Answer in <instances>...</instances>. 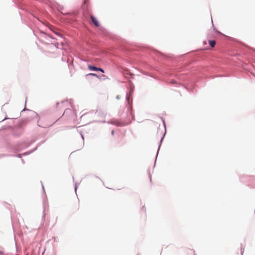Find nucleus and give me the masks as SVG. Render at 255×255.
Instances as JSON below:
<instances>
[{
    "label": "nucleus",
    "instance_id": "1",
    "mask_svg": "<svg viewBox=\"0 0 255 255\" xmlns=\"http://www.w3.org/2000/svg\"><path fill=\"white\" fill-rule=\"evenodd\" d=\"M88 67L89 70H92V71H99L102 72V73H104V70L101 68H98L94 66H92L91 65H88Z\"/></svg>",
    "mask_w": 255,
    "mask_h": 255
},
{
    "label": "nucleus",
    "instance_id": "6",
    "mask_svg": "<svg viewBox=\"0 0 255 255\" xmlns=\"http://www.w3.org/2000/svg\"><path fill=\"white\" fill-rule=\"evenodd\" d=\"M3 254V252L1 251H0V255H2Z\"/></svg>",
    "mask_w": 255,
    "mask_h": 255
},
{
    "label": "nucleus",
    "instance_id": "4",
    "mask_svg": "<svg viewBox=\"0 0 255 255\" xmlns=\"http://www.w3.org/2000/svg\"><path fill=\"white\" fill-rule=\"evenodd\" d=\"M89 75H92V76L98 77V75L96 74H95V73H90L89 74H87L86 76H89Z\"/></svg>",
    "mask_w": 255,
    "mask_h": 255
},
{
    "label": "nucleus",
    "instance_id": "3",
    "mask_svg": "<svg viewBox=\"0 0 255 255\" xmlns=\"http://www.w3.org/2000/svg\"><path fill=\"white\" fill-rule=\"evenodd\" d=\"M209 43L212 47H214L216 45V41L215 40H209Z\"/></svg>",
    "mask_w": 255,
    "mask_h": 255
},
{
    "label": "nucleus",
    "instance_id": "2",
    "mask_svg": "<svg viewBox=\"0 0 255 255\" xmlns=\"http://www.w3.org/2000/svg\"><path fill=\"white\" fill-rule=\"evenodd\" d=\"M90 17L94 25L97 27L99 26L100 24L98 20L92 15L90 16Z\"/></svg>",
    "mask_w": 255,
    "mask_h": 255
},
{
    "label": "nucleus",
    "instance_id": "7",
    "mask_svg": "<svg viewBox=\"0 0 255 255\" xmlns=\"http://www.w3.org/2000/svg\"><path fill=\"white\" fill-rule=\"evenodd\" d=\"M171 82H172V83H175V81H174V80H172V81H171Z\"/></svg>",
    "mask_w": 255,
    "mask_h": 255
},
{
    "label": "nucleus",
    "instance_id": "5",
    "mask_svg": "<svg viewBox=\"0 0 255 255\" xmlns=\"http://www.w3.org/2000/svg\"><path fill=\"white\" fill-rule=\"evenodd\" d=\"M69 111H70L71 112V110L70 109H67L64 112V114H63V115H65L66 113H67Z\"/></svg>",
    "mask_w": 255,
    "mask_h": 255
}]
</instances>
